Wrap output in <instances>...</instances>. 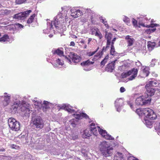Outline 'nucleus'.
<instances>
[{"label": "nucleus", "mask_w": 160, "mask_h": 160, "mask_svg": "<svg viewBox=\"0 0 160 160\" xmlns=\"http://www.w3.org/2000/svg\"><path fill=\"white\" fill-rule=\"evenodd\" d=\"M113 148L108 146L106 141L103 142L100 145V150L102 155L108 157L112 155Z\"/></svg>", "instance_id": "obj_1"}, {"label": "nucleus", "mask_w": 160, "mask_h": 160, "mask_svg": "<svg viewBox=\"0 0 160 160\" xmlns=\"http://www.w3.org/2000/svg\"><path fill=\"white\" fill-rule=\"evenodd\" d=\"M138 72V69H137L133 68L128 72L122 73L121 76L122 78H124L132 75L131 76L128 78V80L131 81L137 77Z\"/></svg>", "instance_id": "obj_2"}, {"label": "nucleus", "mask_w": 160, "mask_h": 160, "mask_svg": "<svg viewBox=\"0 0 160 160\" xmlns=\"http://www.w3.org/2000/svg\"><path fill=\"white\" fill-rule=\"evenodd\" d=\"M9 127L12 131H18L20 129V124L19 122L12 118H9L8 121Z\"/></svg>", "instance_id": "obj_3"}, {"label": "nucleus", "mask_w": 160, "mask_h": 160, "mask_svg": "<svg viewBox=\"0 0 160 160\" xmlns=\"http://www.w3.org/2000/svg\"><path fill=\"white\" fill-rule=\"evenodd\" d=\"M144 115L147 119L150 120L155 119L157 117L156 113L151 109L149 108H144Z\"/></svg>", "instance_id": "obj_4"}, {"label": "nucleus", "mask_w": 160, "mask_h": 160, "mask_svg": "<svg viewBox=\"0 0 160 160\" xmlns=\"http://www.w3.org/2000/svg\"><path fill=\"white\" fill-rule=\"evenodd\" d=\"M69 58L65 56V58L68 60L70 63L72 62V61L75 63L79 62L81 59V57L77 54L73 52H70L68 56Z\"/></svg>", "instance_id": "obj_5"}, {"label": "nucleus", "mask_w": 160, "mask_h": 160, "mask_svg": "<svg viewBox=\"0 0 160 160\" xmlns=\"http://www.w3.org/2000/svg\"><path fill=\"white\" fill-rule=\"evenodd\" d=\"M32 12L31 10H27L25 11L15 14L13 17L14 18L19 20H23L28 16Z\"/></svg>", "instance_id": "obj_6"}, {"label": "nucleus", "mask_w": 160, "mask_h": 160, "mask_svg": "<svg viewBox=\"0 0 160 160\" xmlns=\"http://www.w3.org/2000/svg\"><path fill=\"white\" fill-rule=\"evenodd\" d=\"M98 130L99 134L105 139L111 140L114 139L113 138H112L111 135L107 133L106 130L101 129L99 127H98Z\"/></svg>", "instance_id": "obj_7"}, {"label": "nucleus", "mask_w": 160, "mask_h": 160, "mask_svg": "<svg viewBox=\"0 0 160 160\" xmlns=\"http://www.w3.org/2000/svg\"><path fill=\"white\" fill-rule=\"evenodd\" d=\"M33 124L34 125L36 128L41 129L44 126V123L42 120L40 118H38L35 119L33 122Z\"/></svg>", "instance_id": "obj_8"}, {"label": "nucleus", "mask_w": 160, "mask_h": 160, "mask_svg": "<svg viewBox=\"0 0 160 160\" xmlns=\"http://www.w3.org/2000/svg\"><path fill=\"white\" fill-rule=\"evenodd\" d=\"M150 100H145L142 97H140L136 99L135 103L138 105H143L150 103Z\"/></svg>", "instance_id": "obj_9"}, {"label": "nucleus", "mask_w": 160, "mask_h": 160, "mask_svg": "<svg viewBox=\"0 0 160 160\" xmlns=\"http://www.w3.org/2000/svg\"><path fill=\"white\" fill-rule=\"evenodd\" d=\"M91 31L92 35H94L98 37L100 39L102 38V34L98 28L95 27H93L91 29Z\"/></svg>", "instance_id": "obj_10"}, {"label": "nucleus", "mask_w": 160, "mask_h": 160, "mask_svg": "<svg viewBox=\"0 0 160 160\" xmlns=\"http://www.w3.org/2000/svg\"><path fill=\"white\" fill-rule=\"evenodd\" d=\"M4 94L6 95L3 97L4 100L2 101L1 103L3 106L5 107L8 105L10 102L11 97L6 93H5Z\"/></svg>", "instance_id": "obj_11"}, {"label": "nucleus", "mask_w": 160, "mask_h": 160, "mask_svg": "<svg viewBox=\"0 0 160 160\" xmlns=\"http://www.w3.org/2000/svg\"><path fill=\"white\" fill-rule=\"evenodd\" d=\"M112 37V34L111 33H109L106 34L105 37L107 40L106 49L109 48L111 44V40Z\"/></svg>", "instance_id": "obj_12"}, {"label": "nucleus", "mask_w": 160, "mask_h": 160, "mask_svg": "<svg viewBox=\"0 0 160 160\" xmlns=\"http://www.w3.org/2000/svg\"><path fill=\"white\" fill-rule=\"evenodd\" d=\"M115 61L112 62H111L108 63L105 68V70L108 72H112L114 69L115 63Z\"/></svg>", "instance_id": "obj_13"}, {"label": "nucleus", "mask_w": 160, "mask_h": 160, "mask_svg": "<svg viewBox=\"0 0 160 160\" xmlns=\"http://www.w3.org/2000/svg\"><path fill=\"white\" fill-rule=\"evenodd\" d=\"M131 36L129 35H127L125 38V39L127 41L128 44L127 47H129L132 46L135 41L133 38H131Z\"/></svg>", "instance_id": "obj_14"}, {"label": "nucleus", "mask_w": 160, "mask_h": 160, "mask_svg": "<svg viewBox=\"0 0 160 160\" xmlns=\"http://www.w3.org/2000/svg\"><path fill=\"white\" fill-rule=\"evenodd\" d=\"M145 88L147 89L146 93L148 97L149 96H151L154 94L155 92L154 89L151 88V87H145Z\"/></svg>", "instance_id": "obj_15"}, {"label": "nucleus", "mask_w": 160, "mask_h": 160, "mask_svg": "<svg viewBox=\"0 0 160 160\" xmlns=\"http://www.w3.org/2000/svg\"><path fill=\"white\" fill-rule=\"evenodd\" d=\"M157 82L156 80L152 81H150L147 83L145 86V87H156L157 85Z\"/></svg>", "instance_id": "obj_16"}, {"label": "nucleus", "mask_w": 160, "mask_h": 160, "mask_svg": "<svg viewBox=\"0 0 160 160\" xmlns=\"http://www.w3.org/2000/svg\"><path fill=\"white\" fill-rule=\"evenodd\" d=\"M156 45L155 42H152L151 41H149L148 42V48L149 51H152Z\"/></svg>", "instance_id": "obj_17"}, {"label": "nucleus", "mask_w": 160, "mask_h": 160, "mask_svg": "<svg viewBox=\"0 0 160 160\" xmlns=\"http://www.w3.org/2000/svg\"><path fill=\"white\" fill-rule=\"evenodd\" d=\"M115 158L117 160H122L124 158L122 153L119 152H117L115 155L114 156L113 160H115Z\"/></svg>", "instance_id": "obj_18"}, {"label": "nucleus", "mask_w": 160, "mask_h": 160, "mask_svg": "<svg viewBox=\"0 0 160 160\" xmlns=\"http://www.w3.org/2000/svg\"><path fill=\"white\" fill-rule=\"evenodd\" d=\"M9 37L8 35L4 34L2 37L0 38V42H5L8 41Z\"/></svg>", "instance_id": "obj_19"}, {"label": "nucleus", "mask_w": 160, "mask_h": 160, "mask_svg": "<svg viewBox=\"0 0 160 160\" xmlns=\"http://www.w3.org/2000/svg\"><path fill=\"white\" fill-rule=\"evenodd\" d=\"M21 110L22 112H25L24 115L25 116L29 114V110L28 108L24 106L23 105H22L21 107Z\"/></svg>", "instance_id": "obj_20"}, {"label": "nucleus", "mask_w": 160, "mask_h": 160, "mask_svg": "<svg viewBox=\"0 0 160 160\" xmlns=\"http://www.w3.org/2000/svg\"><path fill=\"white\" fill-rule=\"evenodd\" d=\"M93 62H91L89 60L83 61L81 63V65L83 67L88 66L94 63Z\"/></svg>", "instance_id": "obj_21"}, {"label": "nucleus", "mask_w": 160, "mask_h": 160, "mask_svg": "<svg viewBox=\"0 0 160 160\" xmlns=\"http://www.w3.org/2000/svg\"><path fill=\"white\" fill-rule=\"evenodd\" d=\"M18 107V105L17 103H14L13 105H12L10 108L11 112L13 113H15L17 111Z\"/></svg>", "instance_id": "obj_22"}, {"label": "nucleus", "mask_w": 160, "mask_h": 160, "mask_svg": "<svg viewBox=\"0 0 160 160\" xmlns=\"http://www.w3.org/2000/svg\"><path fill=\"white\" fill-rule=\"evenodd\" d=\"M91 130H89L88 129H86L84 132L83 137L84 138H86L89 137L91 136Z\"/></svg>", "instance_id": "obj_23"}, {"label": "nucleus", "mask_w": 160, "mask_h": 160, "mask_svg": "<svg viewBox=\"0 0 160 160\" xmlns=\"http://www.w3.org/2000/svg\"><path fill=\"white\" fill-rule=\"evenodd\" d=\"M52 53L53 54H57L59 56H63L64 54L63 52L59 49L55 50Z\"/></svg>", "instance_id": "obj_24"}, {"label": "nucleus", "mask_w": 160, "mask_h": 160, "mask_svg": "<svg viewBox=\"0 0 160 160\" xmlns=\"http://www.w3.org/2000/svg\"><path fill=\"white\" fill-rule=\"evenodd\" d=\"M123 103L122 100L121 99H117L115 102V105L116 107H119L122 105Z\"/></svg>", "instance_id": "obj_25"}, {"label": "nucleus", "mask_w": 160, "mask_h": 160, "mask_svg": "<svg viewBox=\"0 0 160 160\" xmlns=\"http://www.w3.org/2000/svg\"><path fill=\"white\" fill-rule=\"evenodd\" d=\"M149 69L148 67H145L143 70V73L144 76L147 77L149 74Z\"/></svg>", "instance_id": "obj_26"}, {"label": "nucleus", "mask_w": 160, "mask_h": 160, "mask_svg": "<svg viewBox=\"0 0 160 160\" xmlns=\"http://www.w3.org/2000/svg\"><path fill=\"white\" fill-rule=\"evenodd\" d=\"M11 11L10 10L7 9L3 10H2L1 15L5 16L8 15L10 14Z\"/></svg>", "instance_id": "obj_27"}, {"label": "nucleus", "mask_w": 160, "mask_h": 160, "mask_svg": "<svg viewBox=\"0 0 160 160\" xmlns=\"http://www.w3.org/2000/svg\"><path fill=\"white\" fill-rule=\"evenodd\" d=\"M99 19L100 21L103 23L106 27L108 28H109V26L108 24L107 21L106 20V19L104 18H103L102 17H100Z\"/></svg>", "instance_id": "obj_28"}, {"label": "nucleus", "mask_w": 160, "mask_h": 160, "mask_svg": "<svg viewBox=\"0 0 160 160\" xmlns=\"http://www.w3.org/2000/svg\"><path fill=\"white\" fill-rule=\"evenodd\" d=\"M144 108L142 109L138 108L136 110V112L139 116L144 115Z\"/></svg>", "instance_id": "obj_29"}, {"label": "nucleus", "mask_w": 160, "mask_h": 160, "mask_svg": "<svg viewBox=\"0 0 160 160\" xmlns=\"http://www.w3.org/2000/svg\"><path fill=\"white\" fill-rule=\"evenodd\" d=\"M75 12H76V14L72 15V16L75 18H76L81 16V14L82 12L80 10L78 9L76 10V11H75Z\"/></svg>", "instance_id": "obj_30"}, {"label": "nucleus", "mask_w": 160, "mask_h": 160, "mask_svg": "<svg viewBox=\"0 0 160 160\" xmlns=\"http://www.w3.org/2000/svg\"><path fill=\"white\" fill-rule=\"evenodd\" d=\"M35 16V14L32 15L28 20L27 21V23L28 24L31 23L33 22Z\"/></svg>", "instance_id": "obj_31"}, {"label": "nucleus", "mask_w": 160, "mask_h": 160, "mask_svg": "<svg viewBox=\"0 0 160 160\" xmlns=\"http://www.w3.org/2000/svg\"><path fill=\"white\" fill-rule=\"evenodd\" d=\"M104 48L105 47H104L103 48L102 51H101L100 52H99V53H97V55H95L94 56L93 58L92 59L93 60H97L99 56L100 55L102 56V55L103 54V51L104 50Z\"/></svg>", "instance_id": "obj_32"}, {"label": "nucleus", "mask_w": 160, "mask_h": 160, "mask_svg": "<svg viewBox=\"0 0 160 160\" xmlns=\"http://www.w3.org/2000/svg\"><path fill=\"white\" fill-rule=\"evenodd\" d=\"M109 58V55H107L106 56H105V58L101 62V66H104L105 64L107 62Z\"/></svg>", "instance_id": "obj_33"}, {"label": "nucleus", "mask_w": 160, "mask_h": 160, "mask_svg": "<svg viewBox=\"0 0 160 160\" xmlns=\"http://www.w3.org/2000/svg\"><path fill=\"white\" fill-rule=\"evenodd\" d=\"M110 53L111 55L113 56L115 55L117 53L115 51V49L113 45H111Z\"/></svg>", "instance_id": "obj_34"}, {"label": "nucleus", "mask_w": 160, "mask_h": 160, "mask_svg": "<svg viewBox=\"0 0 160 160\" xmlns=\"http://www.w3.org/2000/svg\"><path fill=\"white\" fill-rule=\"evenodd\" d=\"M43 109H44V108L45 109L48 108H50L49 106V102L44 101L43 103Z\"/></svg>", "instance_id": "obj_35"}, {"label": "nucleus", "mask_w": 160, "mask_h": 160, "mask_svg": "<svg viewBox=\"0 0 160 160\" xmlns=\"http://www.w3.org/2000/svg\"><path fill=\"white\" fill-rule=\"evenodd\" d=\"M98 48H99V47H98V48L95 51H93V52H87V55L89 57L91 56H92L97 51Z\"/></svg>", "instance_id": "obj_36"}, {"label": "nucleus", "mask_w": 160, "mask_h": 160, "mask_svg": "<svg viewBox=\"0 0 160 160\" xmlns=\"http://www.w3.org/2000/svg\"><path fill=\"white\" fill-rule=\"evenodd\" d=\"M132 23L133 26L135 28L138 27V22L134 18L132 19Z\"/></svg>", "instance_id": "obj_37"}, {"label": "nucleus", "mask_w": 160, "mask_h": 160, "mask_svg": "<svg viewBox=\"0 0 160 160\" xmlns=\"http://www.w3.org/2000/svg\"><path fill=\"white\" fill-rule=\"evenodd\" d=\"M10 147L12 149H20V147L19 146L14 144H11L10 145Z\"/></svg>", "instance_id": "obj_38"}, {"label": "nucleus", "mask_w": 160, "mask_h": 160, "mask_svg": "<svg viewBox=\"0 0 160 160\" xmlns=\"http://www.w3.org/2000/svg\"><path fill=\"white\" fill-rule=\"evenodd\" d=\"M26 0H16L15 2L16 4H20L26 2Z\"/></svg>", "instance_id": "obj_39"}, {"label": "nucleus", "mask_w": 160, "mask_h": 160, "mask_svg": "<svg viewBox=\"0 0 160 160\" xmlns=\"http://www.w3.org/2000/svg\"><path fill=\"white\" fill-rule=\"evenodd\" d=\"M97 127H95L91 131L93 134L95 136H97L98 134V132L97 131Z\"/></svg>", "instance_id": "obj_40"}, {"label": "nucleus", "mask_w": 160, "mask_h": 160, "mask_svg": "<svg viewBox=\"0 0 160 160\" xmlns=\"http://www.w3.org/2000/svg\"><path fill=\"white\" fill-rule=\"evenodd\" d=\"M98 126H97V125L95 124V123L94 122H92L90 124V129L91 131L92 129H93L95 128L98 127Z\"/></svg>", "instance_id": "obj_41"}, {"label": "nucleus", "mask_w": 160, "mask_h": 160, "mask_svg": "<svg viewBox=\"0 0 160 160\" xmlns=\"http://www.w3.org/2000/svg\"><path fill=\"white\" fill-rule=\"evenodd\" d=\"M66 110L68 112H70L71 113L74 112H75V110H74L69 108L68 106L66 107Z\"/></svg>", "instance_id": "obj_42"}, {"label": "nucleus", "mask_w": 160, "mask_h": 160, "mask_svg": "<svg viewBox=\"0 0 160 160\" xmlns=\"http://www.w3.org/2000/svg\"><path fill=\"white\" fill-rule=\"evenodd\" d=\"M73 115L74 116V117H75V118L77 119H80L81 118V113L80 114H74Z\"/></svg>", "instance_id": "obj_43"}, {"label": "nucleus", "mask_w": 160, "mask_h": 160, "mask_svg": "<svg viewBox=\"0 0 160 160\" xmlns=\"http://www.w3.org/2000/svg\"><path fill=\"white\" fill-rule=\"evenodd\" d=\"M123 21L125 22H126L127 23H130L129 19L127 17H125L123 19Z\"/></svg>", "instance_id": "obj_44"}, {"label": "nucleus", "mask_w": 160, "mask_h": 160, "mask_svg": "<svg viewBox=\"0 0 160 160\" xmlns=\"http://www.w3.org/2000/svg\"><path fill=\"white\" fill-rule=\"evenodd\" d=\"M81 117L85 118H89L87 114L84 113L82 112L81 113Z\"/></svg>", "instance_id": "obj_45"}, {"label": "nucleus", "mask_w": 160, "mask_h": 160, "mask_svg": "<svg viewBox=\"0 0 160 160\" xmlns=\"http://www.w3.org/2000/svg\"><path fill=\"white\" fill-rule=\"evenodd\" d=\"M60 24V22L57 21L56 20L54 22V25L56 28H57L59 27V25Z\"/></svg>", "instance_id": "obj_46"}, {"label": "nucleus", "mask_w": 160, "mask_h": 160, "mask_svg": "<svg viewBox=\"0 0 160 160\" xmlns=\"http://www.w3.org/2000/svg\"><path fill=\"white\" fill-rule=\"evenodd\" d=\"M127 103L130 106L131 108L133 110H134L132 103L130 101H128Z\"/></svg>", "instance_id": "obj_47"}, {"label": "nucleus", "mask_w": 160, "mask_h": 160, "mask_svg": "<svg viewBox=\"0 0 160 160\" xmlns=\"http://www.w3.org/2000/svg\"><path fill=\"white\" fill-rule=\"evenodd\" d=\"M56 62L59 65H62L63 64V62H61L60 59L59 58L56 60Z\"/></svg>", "instance_id": "obj_48"}, {"label": "nucleus", "mask_w": 160, "mask_h": 160, "mask_svg": "<svg viewBox=\"0 0 160 160\" xmlns=\"http://www.w3.org/2000/svg\"><path fill=\"white\" fill-rule=\"evenodd\" d=\"M16 25L18 28H23L24 27L23 26L19 23L16 24Z\"/></svg>", "instance_id": "obj_49"}, {"label": "nucleus", "mask_w": 160, "mask_h": 160, "mask_svg": "<svg viewBox=\"0 0 160 160\" xmlns=\"http://www.w3.org/2000/svg\"><path fill=\"white\" fill-rule=\"evenodd\" d=\"M76 11V10L75 9H71V15L72 16V14H76V12H75V11Z\"/></svg>", "instance_id": "obj_50"}, {"label": "nucleus", "mask_w": 160, "mask_h": 160, "mask_svg": "<svg viewBox=\"0 0 160 160\" xmlns=\"http://www.w3.org/2000/svg\"><path fill=\"white\" fill-rule=\"evenodd\" d=\"M155 26V25L154 24L152 23L149 25L147 26H146V27H147V28H149V27L153 28Z\"/></svg>", "instance_id": "obj_51"}, {"label": "nucleus", "mask_w": 160, "mask_h": 160, "mask_svg": "<svg viewBox=\"0 0 160 160\" xmlns=\"http://www.w3.org/2000/svg\"><path fill=\"white\" fill-rule=\"evenodd\" d=\"M139 26H138L139 28H140V26H141L144 27H146V26H145V25L143 23H138Z\"/></svg>", "instance_id": "obj_52"}, {"label": "nucleus", "mask_w": 160, "mask_h": 160, "mask_svg": "<svg viewBox=\"0 0 160 160\" xmlns=\"http://www.w3.org/2000/svg\"><path fill=\"white\" fill-rule=\"evenodd\" d=\"M116 39V38H114L113 39L112 42H111V45H114V42L115 41Z\"/></svg>", "instance_id": "obj_53"}, {"label": "nucleus", "mask_w": 160, "mask_h": 160, "mask_svg": "<svg viewBox=\"0 0 160 160\" xmlns=\"http://www.w3.org/2000/svg\"><path fill=\"white\" fill-rule=\"evenodd\" d=\"M120 91L121 92H123L125 91V89L123 87H121L120 88Z\"/></svg>", "instance_id": "obj_54"}, {"label": "nucleus", "mask_w": 160, "mask_h": 160, "mask_svg": "<svg viewBox=\"0 0 160 160\" xmlns=\"http://www.w3.org/2000/svg\"><path fill=\"white\" fill-rule=\"evenodd\" d=\"M156 29H152V30H150V29L147 30V33H148V32L151 33V32L154 31L156 30Z\"/></svg>", "instance_id": "obj_55"}, {"label": "nucleus", "mask_w": 160, "mask_h": 160, "mask_svg": "<svg viewBox=\"0 0 160 160\" xmlns=\"http://www.w3.org/2000/svg\"><path fill=\"white\" fill-rule=\"evenodd\" d=\"M71 124L73 127H75L76 125L74 121V120H71Z\"/></svg>", "instance_id": "obj_56"}, {"label": "nucleus", "mask_w": 160, "mask_h": 160, "mask_svg": "<svg viewBox=\"0 0 160 160\" xmlns=\"http://www.w3.org/2000/svg\"><path fill=\"white\" fill-rule=\"evenodd\" d=\"M70 45L71 46H74L75 45V43L73 41L71 42H70Z\"/></svg>", "instance_id": "obj_57"}, {"label": "nucleus", "mask_w": 160, "mask_h": 160, "mask_svg": "<svg viewBox=\"0 0 160 160\" xmlns=\"http://www.w3.org/2000/svg\"><path fill=\"white\" fill-rule=\"evenodd\" d=\"M92 40V38H89L88 39V44H89L90 43V42L91 41V40Z\"/></svg>", "instance_id": "obj_58"}, {"label": "nucleus", "mask_w": 160, "mask_h": 160, "mask_svg": "<svg viewBox=\"0 0 160 160\" xmlns=\"http://www.w3.org/2000/svg\"><path fill=\"white\" fill-rule=\"evenodd\" d=\"M80 42L81 43L85 44V42L84 40H82L80 41Z\"/></svg>", "instance_id": "obj_59"}, {"label": "nucleus", "mask_w": 160, "mask_h": 160, "mask_svg": "<svg viewBox=\"0 0 160 160\" xmlns=\"http://www.w3.org/2000/svg\"><path fill=\"white\" fill-rule=\"evenodd\" d=\"M67 106H66V105H63L62 107L61 108H62L63 109H66V107H67Z\"/></svg>", "instance_id": "obj_60"}, {"label": "nucleus", "mask_w": 160, "mask_h": 160, "mask_svg": "<svg viewBox=\"0 0 160 160\" xmlns=\"http://www.w3.org/2000/svg\"><path fill=\"white\" fill-rule=\"evenodd\" d=\"M5 151V150L4 148H2V149H1L0 150V151H2V152H4Z\"/></svg>", "instance_id": "obj_61"}, {"label": "nucleus", "mask_w": 160, "mask_h": 160, "mask_svg": "<svg viewBox=\"0 0 160 160\" xmlns=\"http://www.w3.org/2000/svg\"><path fill=\"white\" fill-rule=\"evenodd\" d=\"M87 47V46L86 45H85L84 47V48H86Z\"/></svg>", "instance_id": "obj_62"}, {"label": "nucleus", "mask_w": 160, "mask_h": 160, "mask_svg": "<svg viewBox=\"0 0 160 160\" xmlns=\"http://www.w3.org/2000/svg\"><path fill=\"white\" fill-rule=\"evenodd\" d=\"M158 127H159V128L160 129V122L159 123Z\"/></svg>", "instance_id": "obj_63"}, {"label": "nucleus", "mask_w": 160, "mask_h": 160, "mask_svg": "<svg viewBox=\"0 0 160 160\" xmlns=\"http://www.w3.org/2000/svg\"><path fill=\"white\" fill-rule=\"evenodd\" d=\"M25 137L24 135H22L21 136V137L23 138V137Z\"/></svg>", "instance_id": "obj_64"}]
</instances>
